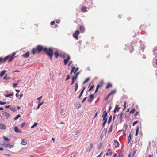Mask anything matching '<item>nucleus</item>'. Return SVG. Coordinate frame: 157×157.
Instances as JSON below:
<instances>
[{"label": "nucleus", "mask_w": 157, "mask_h": 157, "mask_svg": "<svg viewBox=\"0 0 157 157\" xmlns=\"http://www.w3.org/2000/svg\"><path fill=\"white\" fill-rule=\"evenodd\" d=\"M14 131L15 132H18V133H19V132H21V131L20 130H18V128L17 127H15L14 128Z\"/></svg>", "instance_id": "obj_21"}, {"label": "nucleus", "mask_w": 157, "mask_h": 157, "mask_svg": "<svg viewBox=\"0 0 157 157\" xmlns=\"http://www.w3.org/2000/svg\"><path fill=\"white\" fill-rule=\"evenodd\" d=\"M116 92V91L115 90H112L111 92L108 94V96H110L112 94H115Z\"/></svg>", "instance_id": "obj_22"}, {"label": "nucleus", "mask_w": 157, "mask_h": 157, "mask_svg": "<svg viewBox=\"0 0 157 157\" xmlns=\"http://www.w3.org/2000/svg\"><path fill=\"white\" fill-rule=\"evenodd\" d=\"M112 116H110V117L109 118V119L108 120V124H109L110 123V122L111 121V120H112Z\"/></svg>", "instance_id": "obj_38"}, {"label": "nucleus", "mask_w": 157, "mask_h": 157, "mask_svg": "<svg viewBox=\"0 0 157 157\" xmlns=\"http://www.w3.org/2000/svg\"><path fill=\"white\" fill-rule=\"evenodd\" d=\"M29 52H27L26 53L21 55V56L25 58H27L29 57Z\"/></svg>", "instance_id": "obj_10"}, {"label": "nucleus", "mask_w": 157, "mask_h": 157, "mask_svg": "<svg viewBox=\"0 0 157 157\" xmlns=\"http://www.w3.org/2000/svg\"><path fill=\"white\" fill-rule=\"evenodd\" d=\"M103 120L105 121H107V118H106V117L105 118H103Z\"/></svg>", "instance_id": "obj_59"}, {"label": "nucleus", "mask_w": 157, "mask_h": 157, "mask_svg": "<svg viewBox=\"0 0 157 157\" xmlns=\"http://www.w3.org/2000/svg\"><path fill=\"white\" fill-rule=\"evenodd\" d=\"M44 52L49 56L51 60H52L53 54V50L51 48L48 49L47 48H44Z\"/></svg>", "instance_id": "obj_4"}, {"label": "nucleus", "mask_w": 157, "mask_h": 157, "mask_svg": "<svg viewBox=\"0 0 157 157\" xmlns=\"http://www.w3.org/2000/svg\"><path fill=\"white\" fill-rule=\"evenodd\" d=\"M135 109L134 108L133 109H132L130 111V113H134L135 111Z\"/></svg>", "instance_id": "obj_34"}, {"label": "nucleus", "mask_w": 157, "mask_h": 157, "mask_svg": "<svg viewBox=\"0 0 157 157\" xmlns=\"http://www.w3.org/2000/svg\"><path fill=\"white\" fill-rule=\"evenodd\" d=\"M3 114L5 116H6L7 118H9L10 116V115L8 113L6 112H4L3 113Z\"/></svg>", "instance_id": "obj_13"}, {"label": "nucleus", "mask_w": 157, "mask_h": 157, "mask_svg": "<svg viewBox=\"0 0 157 157\" xmlns=\"http://www.w3.org/2000/svg\"><path fill=\"white\" fill-rule=\"evenodd\" d=\"M90 98L92 99L91 100H93L94 98V95L93 94H91L90 96Z\"/></svg>", "instance_id": "obj_43"}, {"label": "nucleus", "mask_w": 157, "mask_h": 157, "mask_svg": "<svg viewBox=\"0 0 157 157\" xmlns=\"http://www.w3.org/2000/svg\"><path fill=\"white\" fill-rule=\"evenodd\" d=\"M97 113H98V112H97L95 114V116H94V117L95 118L97 116Z\"/></svg>", "instance_id": "obj_63"}, {"label": "nucleus", "mask_w": 157, "mask_h": 157, "mask_svg": "<svg viewBox=\"0 0 157 157\" xmlns=\"http://www.w3.org/2000/svg\"><path fill=\"white\" fill-rule=\"evenodd\" d=\"M136 131L135 135L136 136H137V135H138V134L139 129V127L137 126V127H136Z\"/></svg>", "instance_id": "obj_28"}, {"label": "nucleus", "mask_w": 157, "mask_h": 157, "mask_svg": "<svg viewBox=\"0 0 157 157\" xmlns=\"http://www.w3.org/2000/svg\"><path fill=\"white\" fill-rule=\"evenodd\" d=\"M87 8L86 6L82 7L81 8V10L83 12H86L87 11Z\"/></svg>", "instance_id": "obj_19"}, {"label": "nucleus", "mask_w": 157, "mask_h": 157, "mask_svg": "<svg viewBox=\"0 0 157 157\" xmlns=\"http://www.w3.org/2000/svg\"><path fill=\"white\" fill-rule=\"evenodd\" d=\"M25 125V123H23L21 125H20V127L21 128H23Z\"/></svg>", "instance_id": "obj_44"}, {"label": "nucleus", "mask_w": 157, "mask_h": 157, "mask_svg": "<svg viewBox=\"0 0 157 157\" xmlns=\"http://www.w3.org/2000/svg\"><path fill=\"white\" fill-rule=\"evenodd\" d=\"M123 115V113L121 112L120 114L119 118L121 120L120 122H121L122 121V116Z\"/></svg>", "instance_id": "obj_25"}, {"label": "nucleus", "mask_w": 157, "mask_h": 157, "mask_svg": "<svg viewBox=\"0 0 157 157\" xmlns=\"http://www.w3.org/2000/svg\"><path fill=\"white\" fill-rule=\"evenodd\" d=\"M70 76H69V75H68L67 76L66 78V79L65 80L66 81H67V80H68L70 79Z\"/></svg>", "instance_id": "obj_48"}, {"label": "nucleus", "mask_w": 157, "mask_h": 157, "mask_svg": "<svg viewBox=\"0 0 157 157\" xmlns=\"http://www.w3.org/2000/svg\"><path fill=\"white\" fill-rule=\"evenodd\" d=\"M15 54L16 53L15 52H14L10 56L9 55L7 56L3 59H2L1 57H0V64L3 63L6 61L7 59H8V61L9 62L11 61L14 58V56L15 55Z\"/></svg>", "instance_id": "obj_1"}, {"label": "nucleus", "mask_w": 157, "mask_h": 157, "mask_svg": "<svg viewBox=\"0 0 157 157\" xmlns=\"http://www.w3.org/2000/svg\"><path fill=\"white\" fill-rule=\"evenodd\" d=\"M138 123V121H135L133 123V125H132V126H134L136 124H137V123Z\"/></svg>", "instance_id": "obj_41"}, {"label": "nucleus", "mask_w": 157, "mask_h": 157, "mask_svg": "<svg viewBox=\"0 0 157 157\" xmlns=\"http://www.w3.org/2000/svg\"><path fill=\"white\" fill-rule=\"evenodd\" d=\"M131 134H130L129 135V136H128V143H129L130 141V140H131Z\"/></svg>", "instance_id": "obj_32"}, {"label": "nucleus", "mask_w": 157, "mask_h": 157, "mask_svg": "<svg viewBox=\"0 0 157 157\" xmlns=\"http://www.w3.org/2000/svg\"><path fill=\"white\" fill-rule=\"evenodd\" d=\"M0 129L2 130H5L6 129V127L2 124H0Z\"/></svg>", "instance_id": "obj_15"}, {"label": "nucleus", "mask_w": 157, "mask_h": 157, "mask_svg": "<svg viewBox=\"0 0 157 157\" xmlns=\"http://www.w3.org/2000/svg\"><path fill=\"white\" fill-rule=\"evenodd\" d=\"M102 143H100L98 145V149L99 150L102 147Z\"/></svg>", "instance_id": "obj_29"}, {"label": "nucleus", "mask_w": 157, "mask_h": 157, "mask_svg": "<svg viewBox=\"0 0 157 157\" xmlns=\"http://www.w3.org/2000/svg\"><path fill=\"white\" fill-rule=\"evenodd\" d=\"M112 154V151L110 149H109L107 150V152L106 153V156H108L109 155H111Z\"/></svg>", "instance_id": "obj_9"}, {"label": "nucleus", "mask_w": 157, "mask_h": 157, "mask_svg": "<svg viewBox=\"0 0 157 157\" xmlns=\"http://www.w3.org/2000/svg\"><path fill=\"white\" fill-rule=\"evenodd\" d=\"M93 146V144H92V143H91L90 146L87 150V152H89L92 148Z\"/></svg>", "instance_id": "obj_17"}, {"label": "nucleus", "mask_w": 157, "mask_h": 157, "mask_svg": "<svg viewBox=\"0 0 157 157\" xmlns=\"http://www.w3.org/2000/svg\"><path fill=\"white\" fill-rule=\"evenodd\" d=\"M112 128H113V125H111V126H110V127L108 131V133H110V132H111L112 131Z\"/></svg>", "instance_id": "obj_37"}, {"label": "nucleus", "mask_w": 157, "mask_h": 157, "mask_svg": "<svg viewBox=\"0 0 157 157\" xmlns=\"http://www.w3.org/2000/svg\"><path fill=\"white\" fill-rule=\"evenodd\" d=\"M117 155V154H114L112 156V157H116Z\"/></svg>", "instance_id": "obj_61"}, {"label": "nucleus", "mask_w": 157, "mask_h": 157, "mask_svg": "<svg viewBox=\"0 0 157 157\" xmlns=\"http://www.w3.org/2000/svg\"><path fill=\"white\" fill-rule=\"evenodd\" d=\"M90 78H87L83 82V84H85L89 80Z\"/></svg>", "instance_id": "obj_35"}, {"label": "nucleus", "mask_w": 157, "mask_h": 157, "mask_svg": "<svg viewBox=\"0 0 157 157\" xmlns=\"http://www.w3.org/2000/svg\"><path fill=\"white\" fill-rule=\"evenodd\" d=\"M44 48L40 45H38L37 46L36 49L33 48L32 49V53L33 55H34L35 54L39 53L42 51H44Z\"/></svg>", "instance_id": "obj_2"}, {"label": "nucleus", "mask_w": 157, "mask_h": 157, "mask_svg": "<svg viewBox=\"0 0 157 157\" xmlns=\"http://www.w3.org/2000/svg\"><path fill=\"white\" fill-rule=\"evenodd\" d=\"M21 144L24 145H26L27 144V141L25 139H23L22 140Z\"/></svg>", "instance_id": "obj_12"}, {"label": "nucleus", "mask_w": 157, "mask_h": 157, "mask_svg": "<svg viewBox=\"0 0 157 157\" xmlns=\"http://www.w3.org/2000/svg\"><path fill=\"white\" fill-rule=\"evenodd\" d=\"M75 107L77 108L78 109L81 107V105L80 104L77 103L76 104Z\"/></svg>", "instance_id": "obj_33"}, {"label": "nucleus", "mask_w": 157, "mask_h": 157, "mask_svg": "<svg viewBox=\"0 0 157 157\" xmlns=\"http://www.w3.org/2000/svg\"><path fill=\"white\" fill-rule=\"evenodd\" d=\"M106 121H104L103 123V127H104L105 126V125L106 123Z\"/></svg>", "instance_id": "obj_51"}, {"label": "nucleus", "mask_w": 157, "mask_h": 157, "mask_svg": "<svg viewBox=\"0 0 157 157\" xmlns=\"http://www.w3.org/2000/svg\"><path fill=\"white\" fill-rule=\"evenodd\" d=\"M94 85H92L90 87V88L89 89V91H91L94 88Z\"/></svg>", "instance_id": "obj_40"}, {"label": "nucleus", "mask_w": 157, "mask_h": 157, "mask_svg": "<svg viewBox=\"0 0 157 157\" xmlns=\"http://www.w3.org/2000/svg\"><path fill=\"white\" fill-rule=\"evenodd\" d=\"M139 112H138V111L136 112L135 113V114H134V116L135 117H136V116L137 115H139Z\"/></svg>", "instance_id": "obj_47"}, {"label": "nucleus", "mask_w": 157, "mask_h": 157, "mask_svg": "<svg viewBox=\"0 0 157 157\" xmlns=\"http://www.w3.org/2000/svg\"><path fill=\"white\" fill-rule=\"evenodd\" d=\"M15 91L17 93H19L20 92V90H18L15 89Z\"/></svg>", "instance_id": "obj_64"}, {"label": "nucleus", "mask_w": 157, "mask_h": 157, "mask_svg": "<svg viewBox=\"0 0 157 157\" xmlns=\"http://www.w3.org/2000/svg\"><path fill=\"white\" fill-rule=\"evenodd\" d=\"M112 84L110 83H109L107 84V85L106 87V88L108 89L109 88L112 87Z\"/></svg>", "instance_id": "obj_20"}, {"label": "nucleus", "mask_w": 157, "mask_h": 157, "mask_svg": "<svg viewBox=\"0 0 157 157\" xmlns=\"http://www.w3.org/2000/svg\"><path fill=\"white\" fill-rule=\"evenodd\" d=\"M70 59L71 58L70 56L69 55H67V59H64L63 61L64 65H66L67 63Z\"/></svg>", "instance_id": "obj_7"}, {"label": "nucleus", "mask_w": 157, "mask_h": 157, "mask_svg": "<svg viewBox=\"0 0 157 157\" xmlns=\"http://www.w3.org/2000/svg\"><path fill=\"white\" fill-rule=\"evenodd\" d=\"M103 136H104V134L102 133H101L100 135V138H101V140L103 138Z\"/></svg>", "instance_id": "obj_46"}, {"label": "nucleus", "mask_w": 157, "mask_h": 157, "mask_svg": "<svg viewBox=\"0 0 157 157\" xmlns=\"http://www.w3.org/2000/svg\"><path fill=\"white\" fill-rule=\"evenodd\" d=\"M10 105H7L5 106V108H10Z\"/></svg>", "instance_id": "obj_58"}, {"label": "nucleus", "mask_w": 157, "mask_h": 157, "mask_svg": "<svg viewBox=\"0 0 157 157\" xmlns=\"http://www.w3.org/2000/svg\"><path fill=\"white\" fill-rule=\"evenodd\" d=\"M2 145L5 148H13L14 147L13 144L10 145L6 143L5 142H3Z\"/></svg>", "instance_id": "obj_5"}, {"label": "nucleus", "mask_w": 157, "mask_h": 157, "mask_svg": "<svg viewBox=\"0 0 157 157\" xmlns=\"http://www.w3.org/2000/svg\"><path fill=\"white\" fill-rule=\"evenodd\" d=\"M126 102H124V109L126 108Z\"/></svg>", "instance_id": "obj_54"}, {"label": "nucleus", "mask_w": 157, "mask_h": 157, "mask_svg": "<svg viewBox=\"0 0 157 157\" xmlns=\"http://www.w3.org/2000/svg\"><path fill=\"white\" fill-rule=\"evenodd\" d=\"M54 55L56 58H57L59 56L58 52L56 51L54 53ZM60 56H61L60 55Z\"/></svg>", "instance_id": "obj_14"}, {"label": "nucleus", "mask_w": 157, "mask_h": 157, "mask_svg": "<svg viewBox=\"0 0 157 157\" xmlns=\"http://www.w3.org/2000/svg\"><path fill=\"white\" fill-rule=\"evenodd\" d=\"M85 87H84L83 88V89L82 90V91H81L80 94V95H79V96L78 97V98L79 99L80 98V97L82 96V95L83 94V92L85 90Z\"/></svg>", "instance_id": "obj_18"}, {"label": "nucleus", "mask_w": 157, "mask_h": 157, "mask_svg": "<svg viewBox=\"0 0 157 157\" xmlns=\"http://www.w3.org/2000/svg\"><path fill=\"white\" fill-rule=\"evenodd\" d=\"M117 157H123V155L122 153H120Z\"/></svg>", "instance_id": "obj_39"}, {"label": "nucleus", "mask_w": 157, "mask_h": 157, "mask_svg": "<svg viewBox=\"0 0 157 157\" xmlns=\"http://www.w3.org/2000/svg\"><path fill=\"white\" fill-rule=\"evenodd\" d=\"M38 125V123H34L33 125H32L31 127V128H34L35 127H36V126H37Z\"/></svg>", "instance_id": "obj_26"}, {"label": "nucleus", "mask_w": 157, "mask_h": 157, "mask_svg": "<svg viewBox=\"0 0 157 157\" xmlns=\"http://www.w3.org/2000/svg\"><path fill=\"white\" fill-rule=\"evenodd\" d=\"M72 63V61H70L68 66H69Z\"/></svg>", "instance_id": "obj_60"}, {"label": "nucleus", "mask_w": 157, "mask_h": 157, "mask_svg": "<svg viewBox=\"0 0 157 157\" xmlns=\"http://www.w3.org/2000/svg\"><path fill=\"white\" fill-rule=\"evenodd\" d=\"M43 102L41 103H40L39 104L38 106H37V109H38L42 105H43Z\"/></svg>", "instance_id": "obj_36"}, {"label": "nucleus", "mask_w": 157, "mask_h": 157, "mask_svg": "<svg viewBox=\"0 0 157 157\" xmlns=\"http://www.w3.org/2000/svg\"><path fill=\"white\" fill-rule=\"evenodd\" d=\"M78 85L77 83H76L75 84V92L77 91V90L78 88Z\"/></svg>", "instance_id": "obj_27"}, {"label": "nucleus", "mask_w": 157, "mask_h": 157, "mask_svg": "<svg viewBox=\"0 0 157 157\" xmlns=\"http://www.w3.org/2000/svg\"><path fill=\"white\" fill-rule=\"evenodd\" d=\"M55 23V22L54 21H52L51 22V25H53Z\"/></svg>", "instance_id": "obj_52"}, {"label": "nucleus", "mask_w": 157, "mask_h": 157, "mask_svg": "<svg viewBox=\"0 0 157 157\" xmlns=\"http://www.w3.org/2000/svg\"><path fill=\"white\" fill-rule=\"evenodd\" d=\"M79 29L81 32L83 33L85 31V28L83 26H81L79 27Z\"/></svg>", "instance_id": "obj_11"}, {"label": "nucleus", "mask_w": 157, "mask_h": 157, "mask_svg": "<svg viewBox=\"0 0 157 157\" xmlns=\"http://www.w3.org/2000/svg\"><path fill=\"white\" fill-rule=\"evenodd\" d=\"M42 98V96H41V97H39V98H37V100H41V99Z\"/></svg>", "instance_id": "obj_57"}, {"label": "nucleus", "mask_w": 157, "mask_h": 157, "mask_svg": "<svg viewBox=\"0 0 157 157\" xmlns=\"http://www.w3.org/2000/svg\"><path fill=\"white\" fill-rule=\"evenodd\" d=\"M78 70V68H75V67H72L70 74H72L73 72H74V74H75V76H73L72 78V80H73L74 81L77 79L78 76L79 74L78 72L76 73V72Z\"/></svg>", "instance_id": "obj_3"}, {"label": "nucleus", "mask_w": 157, "mask_h": 157, "mask_svg": "<svg viewBox=\"0 0 157 157\" xmlns=\"http://www.w3.org/2000/svg\"><path fill=\"white\" fill-rule=\"evenodd\" d=\"M86 98H86V97H85V98H83V100H82V103H84V102H85V101H86Z\"/></svg>", "instance_id": "obj_53"}, {"label": "nucleus", "mask_w": 157, "mask_h": 157, "mask_svg": "<svg viewBox=\"0 0 157 157\" xmlns=\"http://www.w3.org/2000/svg\"><path fill=\"white\" fill-rule=\"evenodd\" d=\"M107 115V112L106 111H105L103 112V114L102 115V117L103 118H105L106 117Z\"/></svg>", "instance_id": "obj_16"}, {"label": "nucleus", "mask_w": 157, "mask_h": 157, "mask_svg": "<svg viewBox=\"0 0 157 157\" xmlns=\"http://www.w3.org/2000/svg\"><path fill=\"white\" fill-rule=\"evenodd\" d=\"M17 84H18V83H13V87L15 88L17 86Z\"/></svg>", "instance_id": "obj_45"}, {"label": "nucleus", "mask_w": 157, "mask_h": 157, "mask_svg": "<svg viewBox=\"0 0 157 157\" xmlns=\"http://www.w3.org/2000/svg\"><path fill=\"white\" fill-rule=\"evenodd\" d=\"M98 89L99 88H98V87H97L95 91V93H96L98 91Z\"/></svg>", "instance_id": "obj_56"}, {"label": "nucleus", "mask_w": 157, "mask_h": 157, "mask_svg": "<svg viewBox=\"0 0 157 157\" xmlns=\"http://www.w3.org/2000/svg\"><path fill=\"white\" fill-rule=\"evenodd\" d=\"M106 121H104L103 123V127H104L105 126V125L106 123Z\"/></svg>", "instance_id": "obj_50"}, {"label": "nucleus", "mask_w": 157, "mask_h": 157, "mask_svg": "<svg viewBox=\"0 0 157 157\" xmlns=\"http://www.w3.org/2000/svg\"><path fill=\"white\" fill-rule=\"evenodd\" d=\"M80 32L78 30H76L75 33H73V36L76 39H78V36Z\"/></svg>", "instance_id": "obj_6"}, {"label": "nucleus", "mask_w": 157, "mask_h": 157, "mask_svg": "<svg viewBox=\"0 0 157 157\" xmlns=\"http://www.w3.org/2000/svg\"><path fill=\"white\" fill-rule=\"evenodd\" d=\"M103 82H101L100 84H98L97 85V87H98V88H99L100 87H101L103 85Z\"/></svg>", "instance_id": "obj_31"}, {"label": "nucleus", "mask_w": 157, "mask_h": 157, "mask_svg": "<svg viewBox=\"0 0 157 157\" xmlns=\"http://www.w3.org/2000/svg\"><path fill=\"white\" fill-rule=\"evenodd\" d=\"M6 103V102H2L0 101V105H2L5 104Z\"/></svg>", "instance_id": "obj_55"}, {"label": "nucleus", "mask_w": 157, "mask_h": 157, "mask_svg": "<svg viewBox=\"0 0 157 157\" xmlns=\"http://www.w3.org/2000/svg\"><path fill=\"white\" fill-rule=\"evenodd\" d=\"M113 145H115V147L117 148L119 146V144L117 140H115Z\"/></svg>", "instance_id": "obj_8"}, {"label": "nucleus", "mask_w": 157, "mask_h": 157, "mask_svg": "<svg viewBox=\"0 0 157 157\" xmlns=\"http://www.w3.org/2000/svg\"><path fill=\"white\" fill-rule=\"evenodd\" d=\"M13 94L12 93H10L7 94H5L4 95L6 97H9L13 95Z\"/></svg>", "instance_id": "obj_24"}, {"label": "nucleus", "mask_w": 157, "mask_h": 157, "mask_svg": "<svg viewBox=\"0 0 157 157\" xmlns=\"http://www.w3.org/2000/svg\"><path fill=\"white\" fill-rule=\"evenodd\" d=\"M5 155H6V156H7V157H9V156H10V154H5Z\"/></svg>", "instance_id": "obj_62"}, {"label": "nucleus", "mask_w": 157, "mask_h": 157, "mask_svg": "<svg viewBox=\"0 0 157 157\" xmlns=\"http://www.w3.org/2000/svg\"><path fill=\"white\" fill-rule=\"evenodd\" d=\"M117 108H118V106L117 105H116V106H115V109H114V112L115 113L116 112V111L117 109Z\"/></svg>", "instance_id": "obj_49"}, {"label": "nucleus", "mask_w": 157, "mask_h": 157, "mask_svg": "<svg viewBox=\"0 0 157 157\" xmlns=\"http://www.w3.org/2000/svg\"><path fill=\"white\" fill-rule=\"evenodd\" d=\"M3 138L4 139V140H9V139H8V138L7 137L4 136L3 137Z\"/></svg>", "instance_id": "obj_42"}, {"label": "nucleus", "mask_w": 157, "mask_h": 157, "mask_svg": "<svg viewBox=\"0 0 157 157\" xmlns=\"http://www.w3.org/2000/svg\"><path fill=\"white\" fill-rule=\"evenodd\" d=\"M6 71L5 70L2 71L0 73V76L1 77H2L4 75Z\"/></svg>", "instance_id": "obj_23"}, {"label": "nucleus", "mask_w": 157, "mask_h": 157, "mask_svg": "<svg viewBox=\"0 0 157 157\" xmlns=\"http://www.w3.org/2000/svg\"><path fill=\"white\" fill-rule=\"evenodd\" d=\"M21 117V116L20 115L18 114L16 116V117H15L14 118V120H17V119H18L19 117Z\"/></svg>", "instance_id": "obj_30"}]
</instances>
